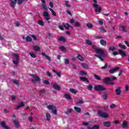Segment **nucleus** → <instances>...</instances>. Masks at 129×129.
<instances>
[{
  "label": "nucleus",
  "mask_w": 129,
  "mask_h": 129,
  "mask_svg": "<svg viewBox=\"0 0 129 129\" xmlns=\"http://www.w3.org/2000/svg\"><path fill=\"white\" fill-rule=\"evenodd\" d=\"M18 4L19 5H21V4H23V2H24V0H18Z\"/></svg>",
  "instance_id": "obj_60"
},
{
  "label": "nucleus",
  "mask_w": 129,
  "mask_h": 129,
  "mask_svg": "<svg viewBox=\"0 0 129 129\" xmlns=\"http://www.w3.org/2000/svg\"><path fill=\"white\" fill-rule=\"evenodd\" d=\"M82 66L85 68V69H88V65L86 64V63H82Z\"/></svg>",
  "instance_id": "obj_41"
},
{
  "label": "nucleus",
  "mask_w": 129,
  "mask_h": 129,
  "mask_svg": "<svg viewBox=\"0 0 129 129\" xmlns=\"http://www.w3.org/2000/svg\"><path fill=\"white\" fill-rule=\"evenodd\" d=\"M13 122L15 125V127H16L17 128H19V127H20V123L19 122V121H18V120H14Z\"/></svg>",
  "instance_id": "obj_17"
},
{
  "label": "nucleus",
  "mask_w": 129,
  "mask_h": 129,
  "mask_svg": "<svg viewBox=\"0 0 129 129\" xmlns=\"http://www.w3.org/2000/svg\"><path fill=\"white\" fill-rule=\"evenodd\" d=\"M99 24H100V25L102 26V25H103V21L102 20L99 21Z\"/></svg>",
  "instance_id": "obj_61"
},
{
  "label": "nucleus",
  "mask_w": 129,
  "mask_h": 129,
  "mask_svg": "<svg viewBox=\"0 0 129 129\" xmlns=\"http://www.w3.org/2000/svg\"><path fill=\"white\" fill-rule=\"evenodd\" d=\"M93 49H95V51L97 54H99V55L95 54V57L97 58H99L101 61H103V59L102 58H104L106 56L105 53H104V51L102 48H96L95 46H93Z\"/></svg>",
  "instance_id": "obj_1"
},
{
  "label": "nucleus",
  "mask_w": 129,
  "mask_h": 129,
  "mask_svg": "<svg viewBox=\"0 0 129 129\" xmlns=\"http://www.w3.org/2000/svg\"><path fill=\"white\" fill-rule=\"evenodd\" d=\"M88 123L86 122H83V125H84L85 126H86V125H88Z\"/></svg>",
  "instance_id": "obj_62"
},
{
  "label": "nucleus",
  "mask_w": 129,
  "mask_h": 129,
  "mask_svg": "<svg viewBox=\"0 0 129 129\" xmlns=\"http://www.w3.org/2000/svg\"><path fill=\"white\" fill-rule=\"evenodd\" d=\"M118 46L119 48L123 49V50H125V49H126V47L125 45H122L121 43H119Z\"/></svg>",
  "instance_id": "obj_29"
},
{
  "label": "nucleus",
  "mask_w": 129,
  "mask_h": 129,
  "mask_svg": "<svg viewBox=\"0 0 129 129\" xmlns=\"http://www.w3.org/2000/svg\"><path fill=\"white\" fill-rule=\"evenodd\" d=\"M31 37H32V38H33V39H34V40H37V37H36V36H35L34 35H31Z\"/></svg>",
  "instance_id": "obj_58"
},
{
  "label": "nucleus",
  "mask_w": 129,
  "mask_h": 129,
  "mask_svg": "<svg viewBox=\"0 0 129 129\" xmlns=\"http://www.w3.org/2000/svg\"><path fill=\"white\" fill-rule=\"evenodd\" d=\"M38 24L40 25V26H44V22H43L42 20H39Z\"/></svg>",
  "instance_id": "obj_45"
},
{
  "label": "nucleus",
  "mask_w": 129,
  "mask_h": 129,
  "mask_svg": "<svg viewBox=\"0 0 129 129\" xmlns=\"http://www.w3.org/2000/svg\"><path fill=\"white\" fill-rule=\"evenodd\" d=\"M64 98H66V99H68V100H70L71 99V95L68 94H65L64 95Z\"/></svg>",
  "instance_id": "obj_24"
},
{
  "label": "nucleus",
  "mask_w": 129,
  "mask_h": 129,
  "mask_svg": "<svg viewBox=\"0 0 129 129\" xmlns=\"http://www.w3.org/2000/svg\"><path fill=\"white\" fill-rule=\"evenodd\" d=\"M29 55L31 56V57H32V58H36L37 57V55L35 54L34 53H30Z\"/></svg>",
  "instance_id": "obj_43"
},
{
  "label": "nucleus",
  "mask_w": 129,
  "mask_h": 129,
  "mask_svg": "<svg viewBox=\"0 0 129 129\" xmlns=\"http://www.w3.org/2000/svg\"><path fill=\"white\" fill-rule=\"evenodd\" d=\"M67 28H68V30H69V28H73V26H70L69 24L66 23Z\"/></svg>",
  "instance_id": "obj_54"
},
{
  "label": "nucleus",
  "mask_w": 129,
  "mask_h": 129,
  "mask_svg": "<svg viewBox=\"0 0 129 129\" xmlns=\"http://www.w3.org/2000/svg\"><path fill=\"white\" fill-rule=\"evenodd\" d=\"M46 120H50L51 119V114L49 113L46 114Z\"/></svg>",
  "instance_id": "obj_28"
},
{
  "label": "nucleus",
  "mask_w": 129,
  "mask_h": 129,
  "mask_svg": "<svg viewBox=\"0 0 129 129\" xmlns=\"http://www.w3.org/2000/svg\"><path fill=\"white\" fill-rule=\"evenodd\" d=\"M74 109L76 111H77V112H81V108H80V107L75 106L74 107Z\"/></svg>",
  "instance_id": "obj_26"
},
{
  "label": "nucleus",
  "mask_w": 129,
  "mask_h": 129,
  "mask_svg": "<svg viewBox=\"0 0 129 129\" xmlns=\"http://www.w3.org/2000/svg\"><path fill=\"white\" fill-rule=\"evenodd\" d=\"M66 4L65 6L67 7V8H70V5L68 4L69 2L68 1H65Z\"/></svg>",
  "instance_id": "obj_49"
},
{
  "label": "nucleus",
  "mask_w": 129,
  "mask_h": 129,
  "mask_svg": "<svg viewBox=\"0 0 129 129\" xmlns=\"http://www.w3.org/2000/svg\"><path fill=\"white\" fill-rule=\"evenodd\" d=\"M53 72H54V73H55V74H56V75H57L58 77H61V73H58L56 72L55 70H53Z\"/></svg>",
  "instance_id": "obj_44"
},
{
  "label": "nucleus",
  "mask_w": 129,
  "mask_h": 129,
  "mask_svg": "<svg viewBox=\"0 0 129 129\" xmlns=\"http://www.w3.org/2000/svg\"><path fill=\"white\" fill-rule=\"evenodd\" d=\"M102 98H103V99H106V98H107V95H106V94H104L102 96Z\"/></svg>",
  "instance_id": "obj_53"
},
{
  "label": "nucleus",
  "mask_w": 129,
  "mask_h": 129,
  "mask_svg": "<svg viewBox=\"0 0 129 129\" xmlns=\"http://www.w3.org/2000/svg\"><path fill=\"white\" fill-rule=\"evenodd\" d=\"M116 48L114 46H109V50L110 51H112V52H113V51H114V50H115Z\"/></svg>",
  "instance_id": "obj_40"
},
{
  "label": "nucleus",
  "mask_w": 129,
  "mask_h": 129,
  "mask_svg": "<svg viewBox=\"0 0 129 129\" xmlns=\"http://www.w3.org/2000/svg\"><path fill=\"white\" fill-rule=\"evenodd\" d=\"M87 27L88 29H92L93 28V25L90 23L87 24Z\"/></svg>",
  "instance_id": "obj_37"
},
{
  "label": "nucleus",
  "mask_w": 129,
  "mask_h": 129,
  "mask_svg": "<svg viewBox=\"0 0 129 129\" xmlns=\"http://www.w3.org/2000/svg\"><path fill=\"white\" fill-rule=\"evenodd\" d=\"M64 63L65 64H69V60L68 58L65 59Z\"/></svg>",
  "instance_id": "obj_56"
},
{
  "label": "nucleus",
  "mask_w": 129,
  "mask_h": 129,
  "mask_svg": "<svg viewBox=\"0 0 129 129\" xmlns=\"http://www.w3.org/2000/svg\"><path fill=\"white\" fill-rule=\"evenodd\" d=\"M59 49H60V50L62 51V52H66V51H67L66 48H65V47H64V46H60Z\"/></svg>",
  "instance_id": "obj_39"
},
{
  "label": "nucleus",
  "mask_w": 129,
  "mask_h": 129,
  "mask_svg": "<svg viewBox=\"0 0 129 129\" xmlns=\"http://www.w3.org/2000/svg\"><path fill=\"white\" fill-rule=\"evenodd\" d=\"M93 1V7L95 9V12L96 13H101V8L98 7V4H97V0H92Z\"/></svg>",
  "instance_id": "obj_2"
},
{
  "label": "nucleus",
  "mask_w": 129,
  "mask_h": 129,
  "mask_svg": "<svg viewBox=\"0 0 129 129\" xmlns=\"http://www.w3.org/2000/svg\"><path fill=\"white\" fill-rule=\"evenodd\" d=\"M100 44L101 45H102V46H106V41H105L103 39H101L100 40Z\"/></svg>",
  "instance_id": "obj_27"
},
{
  "label": "nucleus",
  "mask_w": 129,
  "mask_h": 129,
  "mask_svg": "<svg viewBox=\"0 0 129 129\" xmlns=\"http://www.w3.org/2000/svg\"><path fill=\"white\" fill-rule=\"evenodd\" d=\"M23 106H25V103H24V102H22L21 104L17 105L16 107L15 108V109H19V108H20V107H23Z\"/></svg>",
  "instance_id": "obj_20"
},
{
  "label": "nucleus",
  "mask_w": 129,
  "mask_h": 129,
  "mask_svg": "<svg viewBox=\"0 0 129 129\" xmlns=\"http://www.w3.org/2000/svg\"><path fill=\"white\" fill-rule=\"evenodd\" d=\"M14 56L15 57L16 60H13V62L15 65H18V64H19V60H20V55L18 54L14 53Z\"/></svg>",
  "instance_id": "obj_6"
},
{
  "label": "nucleus",
  "mask_w": 129,
  "mask_h": 129,
  "mask_svg": "<svg viewBox=\"0 0 129 129\" xmlns=\"http://www.w3.org/2000/svg\"><path fill=\"white\" fill-rule=\"evenodd\" d=\"M43 16L44 17L46 21H49V20H51V18H50V16L49 15V13H48L47 11L43 12Z\"/></svg>",
  "instance_id": "obj_9"
},
{
  "label": "nucleus",
  "mask_w": 129,
  "mask_h": 129,
  "mask_svg": "<svg viewBox=\"0 0 129 129\" xmlns=\"http://www.w3.org/2000/svg\"><path fill=\"white\" fill-rule=\"evenodd\" d=\"M115 107H116L115 104H112L110 106V108H114Z\"/></svg>",
  "instance_id": "obj_55"
},
{
  "label": "nucleus",
  "mask_w": 129,
  "mask_h": 129,
  "mask_svg": "<svg viewBox=\"0 0 129 129\" xmlns=\"http://www.w3.org/2000/svg\"><path fill=\"white\" fill-rule=\"evenodd\" d=\"M80 74L82 76H84V75H87V73L83 71H80Z\"/></svg>",
  "instance_id": "obj_32"
},
{
  "label": "nucleus",
  "mask_w": 129,
  "mask_h": 129,
  "mask_svg": "<svg viewBox=\"0 0 129 129\" xmlns=\"http://www.w3.org/2000/svg\"><path fill=\"white\" fill-rule=\"evenodd\" d=\"M67 14H68V15H69L70 16H72V14L71 13V12H70V11H69V10H67Z\"/></svg>",
  "instance_id": "obj_59"
},
{
  "label": "nucleus",
  "mask_w": 129,
  "mask_h": 129,
  "mask_svg": "<svg viewBox=\"0 0 129 129\" xmlns=\"http://www.w3.org/2000/svg\"><path fill=\"white\" fill-rule=\"evenodd\" d=\"M48 9L49 10V11H50V12H51L52 16L56 17V13L55 12V11H54V10H53V9L51 8H49Z\"/></svg>",
  "instance_id": "obj_33"
},
{
  "label": "nucleus",
  "mask_w": 129,
  "mask_h": 129,
  "mask_svg": "<svg viewBox=\"0 0 129 129\" xmlns=\"http://www.w3.org/2000/svg\"><path fill=\"white\" fill-rule=\"evenodd\" d=\"M52 87L55 90H58V91L61 90V88L60 86L58 85L57 84H54L52 85Z\"/></svg>",
  "instance_id": "obj_14"
},
{
  "label": "nucleus",
  "mask_w": 129,
  "mask_h": 129,
  "mask_svg": "<svg viewBox=\"0 0 129 129\" xmlns=\"http://www.w3.org/2000/svg\"><path fill=\"white\" fill-rule=\"evenodd\" d=\"M10 6L14 9L15 8L16 5H17V2H18V0H10Z\"/></svg>",
  "instance_id": "obj_11"
},
{
  "label": "nucleus",
  "mask_w": 129,
  "mask_h": 129,
  "mask_svg": "<svg viewBox=\"0 0 129 129\" xmlns=\"http://www.w3.org/2000/svg\"><path fill=\"white\" fill-rule=\"evenodd\" d=\"M110 81L115 80L116 79V78L114 76H111L110 78H109Z\"/></svg>",
  "instance_id": "obj_47"
},
{
  "label": "nucleus",
  "mask_w": 129,
  "mask_h": 129,
  "mask_svg": "<svg viewBox=\"0 0 129 129\" xmlns=\"http://www.w3.org/2000/svg\"><path fill=\"white\" fill-rule=\"evenodd\" d=\"M111 123L109 121H105L103 122V125L106 127H109Z\"/></svg>",
  "instance_id": "obj_13"
},
{
  "label": "nucleus",
  "mask_w": 129,
  "mask_h": 129,
  "mask_svg": "<svg viewBox=\"0 0 129 129\" xmlns=\"http://www.w3.org/2000/svg\"><path fill=\"white\" fill-rule=\"evenodd\" d=\"M42 7L44 10H47V6H46V5H45L44 4H42Z\"/></svg>",
  "instance_id": "obj_57"
},
{
  "label": "nucleus",
  "mask_w": 129,
  "mask_h": 129,
  "mask_svg": "<svg viewBox=\"0 0 129 129\" xmlns=\"http://www.w3.org/2000/svg\"><path fill=\"white\" fill-rule=\"evenodd\" d=\"M87 88L90 91H91L92 89H93V87L92 85H89L88 86H87Z\"/></svg>",
  "instance_id": "obj_31"
},
{
  "label": "nucleus",
  "mask_w": 129,
  "mask_h": 129,
  "mask_svg": "<svg viewBox=\"0 0 129 129\" xmlns=\"http://www.w3.org/2000/svg\"><path fill=\"white\" fill-rule=\"evenodd\" d=\"M47 107L50 110H52V112L53 114L55 115H57V109L56 108V107L54 106L53 105H49L47 106Z\"/></svg>",
  "instance_id": "obj_5"
},
{
  "label": "nucleus",
  "mask_w": 129,
  "mask_h": 129,
  "mask_svg": "<svg viewBox=\"0 0 129 129\" xmlns=\"http://www.w3.org/2000/svg\"><path fill=\"white\" fill-rule=\"evenodd\" d=\"M42 55L45 57V58H46V59L47 60H48V61H52V59H51V57H50V56H48L47 55H46L45 53L42 52Z\"/></svg>",
  "instance_id": "obj_19"
},
{
  "label": "nucleus",
  "mask_w": 129,
  "mask_h": 129,
  "mask_svg": "<svg viewBox=\"0 0 129 129\" xmlns=\"http://www.w3.org/2000/svg\"><path fill=\"white\" fill-rule=\"evenodd\" d=\"M32 82H40V78L35 75H32Z\"/></svg>",
  "instance_id": "obj_8"
},
{
  "label": "nucleus",
  "mask_w": 129,
  "mask_h": 129,
  "mask_svg": "<svg viewBox=\"0 0 129 129\" xmlns=\"http://www.w3.org/2000/svg\"><path fill=\"white\" fill-rule=\"evenodd\" d=\"M26 40L27 41V42H32V37H30V36H27L26 37Z\"/></svg>",
  "instance_id": "obj_34"
},
{
  "label": "nucleus",
  "mask_w": 129,
  "mask_h": 129,
  "mask_svg": "<svg viewBox=\"0 0 129 129\" xmlns=\"http://www.w3.org/2000/svg\"><path fill=\"white\" fill-rule=\"evenodd\" d=\"M98 114L102 118H108L109 117V114L107 112H103L101 110L98 111Z\"/></svg>",
  "instance_id": "obj_3"
},
{
  "label": "nucleus",
  "mask_w": 129,
  "mask_h": 129,
  "mask_svg": "<svg viewBox=\"0 0 129 129\" xmlns=\"http://www.w3.org/2000/svg\"><path fill=\"white\" fill-rule=\"evenodd\" d=\"M119 70V68L118 67H116V68H115L114 69H112L111 70H110L109 71V73H111V74H113V73H115V72L116 71H118Z\"/></svg>",
  "instance_id": "obj_15"
},
{
  "label": "nucleus",
  "mask_w": 129,
  "mask_h": 129,
  "mask_svg": "<svg viewBox=\"0 0 129 129\" xmlns=\"http://www.w3.org/2000/svg\"><path fill=\"white\" fill-rule=\"evenodd\" d=\"M13 82H14V84H16V85H19L20 84V83H19V81H18L17 80H14Z\"/></svg>",
  "instance_id": "obj_51"
},
{
  "label": "nucleus",
  "mask_w": 129,
  "mask_h": 129,
  "mask_svg": "<svg viewBox=\"0 0 129 129\" xmlns=\"http://www.w3.org/2000/svg\"><path fill=\"white\" fill-rule=\"evenodd\" d=\"M121 89V87H118L115 91V92H116L117 95H119L120 93H121V91L120 90Z\"/></svg>",
  "instance_id": "obj_18"
},
{
  "label": "nucleus",
  "mask_w": 129,
  "mask_h": 129,
  "mask_svg": "<svg viewBox=\"0 0 129 129\" xmlns=\"http://www.w3.org/2000/svg\"><path fill=\"white\" fill-rule=\"evenodd\" d=\"M94 88L97 91H103L104 90H106V88H105L103 86L100 85L95 86Z\"/></svg>",
  "instance_id": "obj_4"
},
{
  "label": "nucleus",
  "mask_w": 129,
  "mask_h": 129,
  "mask_svg": "<svg viewBox=\"0 0 129 129\" xmlns=\"http://www.w3.org/2000/svg\"><path fill=\"white\" fill-rule=\"evenodd\" d=\"M46 74L47 76H48V77H50L51 76V73H50V72H46Z\"/></svg>",
  "instance_id": "obj_64"
},
{
  "label": "nucleus",
  "mask_w": 129,
  "mask_h": 129,
  "mask_svg": "<svg viewBox=\"0 0 129 129\" xmlns=\"http://www.w3.org/2000/svg\"><path fill=\"white\" fill-rule=\"evenodd\" d=\"M107 67V66L106 65V64H105V65L101 68V69H106Z\"/></svg>",
  "instance_id": "obj_63"
},
{
  "label": "nucleus",
  "mask_w": 129,
  "mask_h": 129,
  "mask_svg": "<svg viewBox=\"0 0 129 129\" xmlns=\"http://www.w3.org/2000/svg\"><path fill=\"white\" fill-rule=\"evenodd\" d=\"M59 29L60 30H61V31H64V28L66 29V30H68V27H67V25H66V24L62 23V24L58 27Z\"/></svg>",
  "instance_id": "obj_12"
},
{
  "label": "nucleus",
  "mask_w": 129,
  "mask_h": 129,
  "mask_svg": "<svg viewBox=\"0 0 129 129\" xmlns=\"http://www.w3.org/2000/svg\"><path fill=\"white\" fill-rule=\"evenodd\" d=\"M86 43L89 46H91V45H92V42H91V41H90V40H86Z\"/></svg>",
  "instance_id": "obj_36"
},
{
  "label": "nucleus",
  "mask_w": 129,
  "mask_h": 129,
  "mask_svg": "<svg viewBox=\"0 0 129 129\" xmlns=\"http://www.w3.org/2000/svg\"><path fill=\"white\" fill-rule=\"evenodd\" d=\"M95 79H96L97 80H101V77L98 75H94Z\"/></svg>",
  "instance_id": "obj_35"
},
{
  "label": "nucleus",
  "mask_w": 129,
  "mask_h": 129,
  "mask_svg": "<svg viewBox=\"0 0 129 129\" xmlns=\"http://www.w3.org/2000/svg\"><path fill=\"white\" fill-rule=\"evenodd\" d=\"M72 112V109H67V111L65 112L66 114H70Z\"/></svg>",
  "instance_id": "obj_30"
},
{
  "label": "nucleus",
  "mask_w": 129,
  "mask_h": 129,
  "mask_svg": "<svg viewBox=\"0 0 129 129\" xmlns=\"http://www.w3.org/2000/svg\"><path fill=\"white\" fill-rule=\"evenodd\" d=\"M121 30L122 31V32H126V30L125 29V27L123 26H120Z\"/></svg>",
  "instance_id": "obj_46"
},
{
  "label": "nucleus",
  "mask_w": 129,
  "mask_h": 129,
  "mask_svg": "<svg viewBox=\"0 0 129 129\" xmlns=\"http://www.w3.org/2000/svg\"><path fill=\"white\" fill-rule=\"evenodd\" d=\"M125 91L127 92L129 90V87H128V85H126L125 86Z\"/></svg>",
  "instance_id": "obj_50"
},
{
  "label": "nucleus",
  "mask_w": 129,
  "mask_h": 129,
  "mask_svg": "<svg viewBox=\"0 0 129 129\" xmlns=\"http://www.w3.org/2000/svg\"><path fill=\"white\" fill-rule=\"evenodd\" d=\"M0 124L1 125V126L4 129H10V127L7 125V124H6V122H5V121H1Z\"/></svg>",
  "instance_id": "obj_10"
},
{
  "label": "nucleus",
  "mask_w": 129,
  "mask_h": 129,
  "mask_svg": "<svg viewBox=\"0 0 129 129\" xmlns=\"http://www.w3.org/2000/svg\"><path fill=\"white\" fill-rule=\"evenodd\" d=\"M32 47L34 51H35V52H38L40 51V50H41V48H40L38 45H33Z\"/></svg>",
  "instance_id": "obj_16"
},
{
  "label": "nucleus",
  "mask_w": 129,
  "mask_h": 129,
  "mask_svg": "<svg viewBox=\"0 0 129 129\" xmlns=\"http://www.w3.org/2000/svg\"><path fill=\"white\" fill-rule=\"evenodd\" d=\"M119 53L121 56H122V58H123V57L126 55V54L123 52V50L121 49L119 50Z\"/></svg>",
  "instance_id": "obj_22"
},
{
  "label": "nucleus",
  "mask_w": 129,
  "mask_h": 129,
  "mask_svg": "<svg viewBox=\"0 0 129 129\" xmlns=\"http://www.w3.org/2000/svg\"><path fill=\"white\" fill-rule=\"evenodd\" d=\"M70 92H71V93H73V94H76L77 93V91L76 90L73 89V88H70L69 89Z\"/></svg>",
  "instance_id": "obj_23"
},
{
  "label": "nucleus",
  "mask_w": 129,
  "mask_h": 129,
  "mask_svg": "<svg viewBox=\"0 0 129 129\" xmlns=\"http://www.w3.org/2000/svg\"><path fill=\"white\" fill-rule=\"evenodd\" d=\"M77 58H78L79 60H80V61H84V59H83V57H82V56L81 55H78Z\"/></svg>",
  "instance_id": "obj_42"
},
{
  "label": "nucleus",
  "mask_w": 129,
  "mask_h": 129,
  "mask_svg": "<svg viewBox=\"0 0 129 129\" xmlns=\"http://www.w3.org/2000/svg\"><path fill=\"white\" fill-rule=\"evenodd\" d=\"M43 83L44 84H46V85H48L49 84H50V82H49L47 80H44V82H43Z\"/></svg>",
  "instance_id": "obj_52"
},
{
  "label": "nucleus",
  "mask_w": 129,
  "mask_h": 129,
  "mask_svg": "<svg viewBox=\"0 0 129 129\" xmlns=\"http://www.w3.org/2000/svg\"><path fill=\"white\" fill-rule=\"evenodd\" d=\"M93 129H99V125H95L93 126Z\"/></svg>",
  "instance_id": "obj_48"
},
{
  "label": "nucleus",
  "mask_w": 129,
  "mask_h": 129,
  "mask_svg": "<svg viewBox=\"0 0 129 129\" xmlns=\"http://www.w3.org/2000/svg\"><path fill=\"white\" fill-rule=\"evenodd\" d=\"M59 41H61L62 42H66V40H65V38L62 36H60L58 37Z\"/></svg>",
  "instance_id": "obj_38"
},
{
  "label": "nucleus",
  "mask_w": 129,
  "mask_h": 129,
  "mask_svg": "<svg viewBox=\"0 0 129 129\" xmlns=\"http://www.w3.org/2000/svg\"><path fill=\"white\" fill-rule=\"evenodd\" d=\"M103 82L105 83V84H109L110 85H113L114 84L113 82H110V79L109 78H106L103 80Z\"/></svg>",
  "instance_id": "obj_7"
},
{
  "label": "nucleus",
  "mask_w": 129,
  "mask_h": 129,
  "mask_svg": "<svg viewBox=\"0 0 129 129\" xmlns=\"http://www.w3.org/2000/svg\"><path fill=\"white\" fill-rule=\"evenodd\" d=\"M122 127H128V122L126 121H123L122 123Z\"/></svg>",
  "instance_id": "obj_21"
},
{
  "label": "nucleus",
  "mask_w": 129,
  "mask_h": 129,
  "mask_svg": "<svg viewBox=\"0 0 129 129\" xmlns=\"http://www.w3.org/2000/svg\"><path fill=\"white\" fill-rule=\"evenodd\" d=\"M80 79L81 81H83L84 82H89V81L86 78L80 77Z\"/></svg>",
  "instance_id": "obj_25"
}]
</instances>
